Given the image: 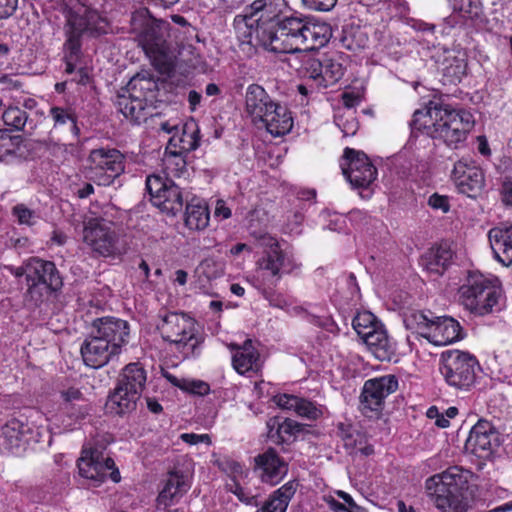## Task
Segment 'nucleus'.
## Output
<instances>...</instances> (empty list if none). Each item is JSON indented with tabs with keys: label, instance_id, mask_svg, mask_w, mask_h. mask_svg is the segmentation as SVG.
<instances>
[{
	"label": "nucleus",
	"instance_id": "a19ab883",
	"mask_svg": "<svg viewBox=\"0 0 512 512\" xmlns=\"http://www.w3.org/2000/svg\"><path fill=\"white\" fill-rule=\"evenodd\" d=\"M252 18H249L247 14L244 16H236L234 19V25L237 30L238 39L241 45H249L251 47H261L257 45L255 39V29L252 28Z\"/></svg>",
	"mask_w": 512,
	"mask_h": 512
},
{
	"label": "nucleus",
	"instance_id": "f704fd0d",
	"mask_svg": "<svg viewBox=\"0 0 512 512\" xmlns=\"http://www.w3.org/2000/svg\"><path fill=\"white\" fill-rule=\"evenodd\" d=\"M340 437L343 441V446L350 455H363L370 456L374 453L373 446L368 443L367 437L362 432L348 428L342 429Z\"/></svg>",
	"mask_w": 512,
	"mask_h": 512
},
{
	"label": "nucleus",
	"instance_id": "1a4fd4ad",
	"mask_svg": "<svg viewBox=\"0 0 512 512\" xmlns=\"http://www.w3.org/2000/svg\"><path fill=\"white\" fill-rule=\"evenodd\" d=\"M461 303L466 309L477 315L492 312L500 296L497 288L482 274H469L460 289Z\"/></svg>",
	"mask_w": 512,
	"mask_h": 512
},
{
	"label": "nucleus",
	"instance_id": "c85d7f7f",
	"mask_svg": "<svg viewBox=\"0 0 512 512\" xmlns=\"http://www.w3.org/2000/svg\"><path fill=\"white\" fill-rule=\"evenodd\" d=\"M371 353L380 361H391L396 354V345L380 326L363 339Z\"/></svg>",
	"mask_w": 512,
	"mask_h": 512
},
{
	"label": "nucleus",
	"instance_id": "e433bc0d",
	"mask_svg": "<svg viewBox=\"0 0 512 512\" xmlns=\"http://www.w3.org/2000/svg\"><path fill=\"white\" fill-rule=\"evenodd\" d=\"M209 210L200 202L188 203L185 213V224L192 230H203L209 224Z\"/></svg>",
	"mask_w": 512,
	"mask_h": 512
},
{
	"label": "nucleus",
	"instance_id": "9d476101",
	"mask_svg": "<svg viewBox=\"0 0 512 512\" xmlns=\"http://www.w3.org/2000/svg\"><path fill=\"white\" fill-rule=\"evenodd\" d=\"M477 359L468 352L449 350L442 353L440 371L445 381L458 390H469L475 383Z\"/></svg>",
	"mask_w": 512,
	"mask_h": 512
},
{
	"label": "nucleus",
	"instance_id": "72a5a7b5",
	"mask_svg": "<svg viewBox=\"0 0 512 512\" xmlns=\"http://www.w3.org/2000/svg\"><path fill=\"white\" fill-rule=\"evenodd\" d=\"M295 481H289L275 490L264 505L256 512H285L296 492Z\"/></svg>",
	"mask_w": 512,
	"mask_h": 512
},
{
	"label": "nucleus",
	"instance_id": "9b49d317",
	"mask_svg": "<svg viewBox=\"0 0 512 512\" xmlns=\"http://www.w3.org/2000/svg\"><path fill=\"white\" fill-rule=\"evenodd\" d=\"M398 389V380L394 375H385L365 381L359 396V409L368 418H378L385 398Z\"/></svg>",
	"mask_w": 512,
	"mask_h": 512
},
{
	"label": "nucleus",
	"instance_id": "39448f33",
	"mask_svg": "<svg viewBox=\"0 0 512 512\" xmlns=\"http://www.w3.org/2000/svg\"><path fill=\"white\" fill-rule=\"evenodd\" d=\"M406 329L436 346H444L464 337L460 323L449 316H434L431 311H411L403 318Z\"/></svg>",
	"mask_w": 512,
	"mask_h": 512
},
{
	"label": "nucleus",
	"instance_id": "e2e57ef3",
	"mask_svg": "<svg viewBox=\"0 0 512 512\" xmlns=\"http://www.w3.org/2000/svg\"><path fill=\"white\" fill-rule=\"evenodd\" d=\"M18 0H0V19L9 18L17 9Z\"/></svg>",
	"mask_w": 512,
	"mask_h": 512
},
{
	"label": "nucleus",
	"instance_id": "a878e982",
	"mask_svg": "<svg viewBox=\"0 0 512 512\" xmlns=\"http://www.w3.org/2000/svg\"><path fill=\"white\" fill-rule=\"evenodd\" d=\"M268 438L277 444L290 443L304 430V425L290 418L279 416L267 420Z\"/></svg>",
	"mask_w": 512,
	"mask_h": 512
},
{
	"label": "nucleus",
	"instance_id": "b1692460",
	"mask_svg": "<svg viewBox=\"0 0 512 512\" xmlns=\"http://www.w3.org/2000/svg\"><path fill=\"white\" fill-rule=\"evenodd\" d=\"M488 238L495 259L506 267L512 266V226L502 224L494 227Z\"/></svg>",
	"mask_w": 512,
	"mask_h": 512
},
{
	"label": "nucleus",
	"instance_id": "a18cd8bd",
	"mask_svg": "<svg viewBox=\"0 0 512 512\" xmlns=\"http://www.w3.org/2000/svg\"><path fill=\"white\" fill-rule=\"evenodd\" d=\"M335 124L342 131L343 136H353L358 130V121L352 110L339 111L334 118Z\"/></svg>",
	"mask_w": 512,
	"mask_h": 512
},
{
	"label": "nucleus",
	"instance_id": "864d4df0",
	"mask_svg": "<svg viewBox=\"0 0 512 512\" xmlns=\"http://www.w3.org/2000/svg\"><path fill=\"white\" fill-rule=\"evenodd\" d=\"M295 412L297 415L310 420H316L322 414L320 408H318L313 402L304 398H299Z\"/></svg>",
	"mask_w": 512,
	"mask_h": 512
},
{
	"label": "nucleus",
	"instance_id": "09e8293b",
	"mask_svg": "<svg viewBox=\"0 0 512 512\" xmlns=\"http://www.w3.org/2000/svg\"><path fill=\"white\" fill-rule=\"evenodd\" d=\"M436 104L437 103L431 102L426 110H416L414 112L413 119L410 122L412 132L423 130L429 136L430 126H432V122H434L432 117H430V112L432 111V107Z\"/></svg>",
	"mask_w": 512,
	"mask_h": 512
},
{
	"label": "nucleus",
	"instance_id": "f03ea898",
	"mask_svg": "<svg viewBox=\"0 0 512 512\" xmlns=\"http://www.w3.org/2000/svg\"><path fill=\"white\" fill-rule=\"evenodd\" d=\"M65 72L71 74L75 70V61L81 55L82 36L97 38L111 31L109 21L98 11L85 7L80 3L65 2L63 7Z\"/></svg>",
	"mask_w": 512,
	"mask_h": 512
},
{
	"label": "nucleus",
	"instance_id": "5701e85b",
	"mask_svg": "<svg viewBox=\"0 0 512 512\" xmlns=\"http://www.w3.org/2000/svg\"><path fill=\"white\" fill-rule=\"evenodd\" d=\"M275 101L265 89L258 84H251L246 89L245 109L254 123L262 122Z\"/></svg>",
	"mask_w": 512,
	"mask_h": 512
},
{
	"label": "nucleus",
	"instance_id": "5fc2aeb1",
	"mask_svg": "<svg viewBox=\"0 0 512 512\" xmlns=\"http://www.w3.org/2000/svg\"><path fill=\"white\" fill-rule=\"evenodd\" d=\"M454 11L462 13L465 17L478 15L479 6L477 0H449Z\"/></svg>",
	"mask_w": 512,
	"mask_h": 512
},
{
	"label": "nucleus",
	"instance_id": "f257e3e1",
	"mask_svg": "<svg viewBox=\"0 0 512 512\" xmlns=\"http://www.w3.org/2000/svg\"><path fill=\"white\" fill-rule=\"evenodd\" d=\"M278 26L275 32L260 30L264 50L273 53L317 50L325 46L332 36L330 25L308 18L286 16Z\"/></svg>",
	"mask_w": 512,
	"mask_h": 512
},
{
	"label": "nucleus",
	"instance_id": "4d7b16f0",
	"mask_svg": "<svg viewBox=\"0 0 512 512\" xmlns=\"http://www.w3.org/2000/svg\"><path fill=\"white\" fill-rule=\"evenodd\" d=\"M13 215L17 217L20 224L32 226L35 224L34 212L23 204L16 205L13 208Z\"/></svg>",
	"mask_w": 512,
	"mask_h": 512
},
{
	"label": "nucleus",
	"instance_id": "0e129e2a",
	"mask_svg": "<svg viewBox=\"0 0 512 512\" xmlns=\"http://www.w3.org/2000/svg\"><path fill=\"white\" fill-rule=\"evenodd\" d=\"M180 438L188 444L194 445L200 442L210 443V437L207 434H194V433H183Z\"/></svg>",
	"mask_w": 512,
	"mask_h": 512
},
{
	"label": "nucleus",
	"instance_id": "cd10ccee",
	"mask_svg": "<svg viewBox=\"0 0 512 512\" xmlns=\"http://www.w3.org/2000/svg\"><path fill=\"white\" fill-rule=\"evenodd\" d=\"M31 431L27 423L19 419H11L2 427V445L11 453L25 449L27 434Z\"/></svg>",
	"mask_w": 512,
	"mask_h": 512
},
{
	"label": "nucleus",
	"instance_id": "412c9836",
	"mask_svg": "<svg viewBox=\"0 0 512 512\" xmlns=\"http://www.w3.org/2000/svg\"><path fill=\"white\" fill-rule=\"evenodd\" d=\"M254 462L261 480L271 485L278 484L288 472V463L273 448H268L257 455Z\"/></svg>",
	"mask_w": 512,
	"mask_h": 512
},
{
	"label": "nucleus",
	"instance_id": "69168bd1",
	"mask_svg": "<svg viewBox=\"0 0 512 512\" xmlns=\"http://www.w3.org/2000/svg\"><path fill=\"white\" fill-rule=\"evenodd\" d=\"M214 213L215 216L221 217L222 219H228L231 217V210L226 206L224 200H217Z\"/></svg>",
	"mask_w": 512,
	"mask_h": 512
},
{
	"label": "nucleus",
	"instance_id": "3c124183",
	"mask_svg": "<svg viewBox=\"0 0 512 512\" xmlns=\"http://www.w3.org/2000/svg\"><path fill=\"white\" fill-rule=\"evenodd\" d=\"M50 115L55 126L64 125L69 122L71 124V132L75 136L79 135L80 130L76 124V118L72 113L61 107H52L50 109Z\"/></svg>",
	"mask_w": 512,
	"mask_h": 512
},
{
	"label": "nucleus",
	"instance_id": "dca6fc26",
	"mask_svg": "<svg viewBox=\"0 0 512 512\" xmlns=\"http://www.w3.org/2000/svg\"><path fill=\"white\" fill-rule=\"evenodd\" d=\"M286 4L284 0H255L247 8L246 14L257 23L255 28V39L257 45H261L264 49V43L260 39V30H272L275 32L278 29V24H281L284 17H281L283 9Z\"/></svg>",
	"mask_w": 512,
	"mask_h": 512
},
{
	"label": "nucleus",
	"instance_id": "a211bd4d",
	"mask_svg": "<svg viewBox=\"0 0 512 512\" xmlns=\"http://www.w3.org/2000/svg\"><path fill=\"white\" fill-rule=\"evenodd\" d=\"M256 265L259 277L264 283L271 286H275L280 281L283 273H290L296 268L293 258L284 250H263Z\"/></svg>",
	"mask_w": 512,
	"mask_h": 512
},
{
	"label": "nucleus",
	"instance_id": "c03bdc74",
	"mask_svg": "<svg viewBox=\"0 0 512 512\" xmlns=\"http://www.w3.org/2000/svg\"><path fill=\"white\" fill-rule=\"evenodd\" d=\"M247 479H239L238 481L226 483V489L233 493L239 501L246 505L258 506V494L253 493L250 488L247 487Z\"/></svg>",
	"mask_w": 512,
	"mask_h": 512
},
{
	"label": "nucleus",
	"instance_id": "7ed1b4c3",
	"mask_svg": "<svg viewBox=\"0 0 512 512\" xmlns=\"http://www.w3.org/2000/svg\"><path fill=\"white\" fill-rule=\"evenodd\" d=\"M129 325L127 321L103 317L93 321L91 334L81 345V355L85 365L97 369L106 365L128 343Z\"/></svg>",
	"mask_w": 512,
	"mask_h": 512
},
{
	"label": "nucleus",
	"instance_id": "58836bf2",
	"mask_svg": "<svg viewBox=\"0 0 512 512\" xmlns=\"http://www.w3.org/2000/svg\"><path fill=\"white\" fill-rule=\"evenodd\" d=\"M345 68L342 63L333 58L323 59L321 78H318V87L327 88L337 83L344 75Z\"/></svg>",
	"mask_w": 512,
	"mask_h": 512
},
{
	"label": "nucleus",
	"instance_id": "052dcab7",
	"mask_svg": "<svg viewBox=\"0 0 512 512\" xmlns=\"http://www.w3.org/2000/svg\"><path fill=\"white\" fill-rule=\"evenodd\" d=\"M300 397L288 394H282L274 397L275 403L282 409L294 410Z\"/></svg>",
	"mask_w": 512,
	"mask_h": 512
},
{
	"label": "nucleus",
	"instance_id": "aec40b11",
	"mask_svg": "<svg viewBox=\"0 0 512 512\" xmlns=\"http://www.w3.org/2000/svg\"><path fill=\"white\" fill-rule=\"evenodd\" d=\"M113 466V459L104 457L98 449H83L78 460L79 474L92 481L94 486H98L105 481Z\"/></svg>",
	"mask_w": 512,
	"mask_h": 512
},
{
	"label": "nucleus",
	"instance_id": "ea45409f",
	"mask_svg": "<svg viewBox=\"0 0 512 512\" xmlns=\"http://www.w3.org/2000/svg\"><path fill=\"white\" fill-rule=\"evenodd\" d=\"M157 88V83L152 74L147 71L137 73L127 84V92L139 95L145 100L147 92H153Z\"/></svg>",
	"mask_w": 512,
	"mask_h": 512
},
{
	"label": "nucleus",
	"instance_id": "c9c22d12",
	"mask_svg": "<svg viewBox=\"0 0 512 512\" xmlns=\"http://www.w3.org/2000/svg\"><path fill=\"white\" fill-rule=\"evenodd\" d=\"M117 107L125 118L134 122H139L144 118L145 101L139 95L121 94L117 99Z\"/></svg>",
	"mask_w": 512,
	"mask_h": 512
},
{
	"label": "nucleus",
	"instance_id": "4be33fe9",
	"mask_svg": "<svg viewBox=\"0 0 512 512\" xmlns=\"http://www.w3.org/2000/svg\"><path fill=\"white\" fill-rule=\"evenodd\" d=\"M191 487L190 477L182 471H171L157 497L159 506L165 508L177 503Z\"/></svg>",
	"mask_w": 512,
	"mask_h": 512
},
{
	"label": "nucleus",
	"instance_id": "423d86ee",
	"mask_svg": "<svg viewBox=\"0 0 512 512\" xmlns=\"http://www.w3.org/2000/svg\"><path fill=\"white\" fill-rule=\"evenodd\" d=\"M430 113L434 122L430 126L429 136L442 141L448 147L460 148L473 126L471 115L442 103L432 107Z\"/></svg>",
	"mask_w": 512,
	"mask_h": 512
},
{
	"label": "nucleus",
	"instance_id": "774afa93",
	"mask_svg": "<svg viewBox=\"0 0 512 512\" xmlns=\"http://www.w3.org/2000/svg\"><path fill=\"white\" fill-rule=\"evenodd\" d=\"M329 508L334 512H356L349 509L345 504L339 502L334 498H330L327 500Z\"/></svg>",
	"mask_w": 512,
	"mask_h": 512
},
{
	"label": "nucleus",
	"instance_id": "4c0bfd02",
	"mask_svg": "<svg viewBox=\"0 0 512 512\" xmlns=\"http://www.w3.org/2000/svg\"><path fill=\"white\" fill-rule=\"evenodd\" d=\"M26 284L27 291L24 296V301L30 308L39 307L52 294V292L61 288L36 283L34 281L27 282Z\"/></svg>",
	"mask_w": 512,
	"mask_h": 512
},
{
	"label": "nucleus",
	"instance_id": "37998d69",
	"mask_svg": "<svg viewBox=\"0 0 512 512\" xmlns=\"http://www.w3.org/2000/svg\"><path fill=\"white\" fill-rule=\"evenodd\" d=\"M352 326L361 339H363L382 325L377 321L374 314L369 311H363L357 313L353 318Z\"/></svg>",
	"mask_w": 512,
	"mask_h": 512
},
{
	"label": "nucleus",
	"instance_id": "79ce46f5",
	"mask_svg": "<svg viewBox=\"0 0 512 512\" xmlns=\"http://www.w3.org/2000/svg\"><path fill=\"white\" fill-rule=\"evenodd\" d=\"M61 408L76 418L83 415L78 403L83 400V394L78 388L70 387L60 392Z\"/></svg>",
	"mask_w": 512,
	"mask_h": 512
},
{
	"label": "nucleus",
	"instance_id": "2eb2a0df",
	"mask_svg": "<svg viewBox=\"0 0 512 512\" xmlns=\"http://www.w3.org/2000/svg\"><path fill=\"white\" fill-rule=\"evenodd\" d=\"M159 318L157 330L165 341L175 344L178 349L181 346L186 347L195 339L194 320L186 314L167 312L159 315Z\"/></svg>",
	"mask_w": 512,
	"mask_h": 512
},
{
	"label": "nucleus",
	"instance_id": "f3484780",
	"mask_svg": "<svg viewBox=\"0 0 512 512\" xmlns=\"http://www.w3.org/2000/svg\"><path fill=\"white\" fill-rule=\"evenodd\" d=\"M346 163H342L343 174L355 188H367L374 182L377 169L363 152L346 148L344 151Z\"/></svg>",
	"mask_w": 512,
	"mask_h": 512
},
{
	"label": "nucleus",
	"instance_id": "603ef678",
	"mask_svg": "<svg viewBox=\"0 0 512 512\" xmlns=\"http://www.w3.org/2000/svg\"><path fill=\"white\" fill-rule=\"evenodd\" d=\"M219 467L229 475L230 482L248 478L249 472L244 470L243 466L235 460L224 459L219 463Z\"/></svg>",
	"mask_w": 512,
	"mask_h": 512
},
{
	"label": "nucleus",
	"instance_id": "4468645a",
	"mask_svg": "<svg viewBox=\"0 0 512 512\" xmlns=\"http://www.w3.org/2000/svg\"><path fill=\"white\" fill-rule=\"evenodd\" d=\"M146 189L152 204L167 215H176L183 208V196L179 186L159 175H150L146 179Z\"/></svg>",
	"mask_w": 512,
	"mask_h": 512
},
{
	"label": "nucleus",
	"instance_id": "6e6552de",
	"mask_svg": "<svg viewBox=\"0 0 512 512\" xmlns=\"http://www.w3.org/2000/svg\"><path fill=\"white\" fill-rule=\"evenodd\" d=\"M139 16H143L141 29L137 34L139 46L155 66L163 70L169 69L170 24L167 21L148 16V11L145 12V15Z\"/></svg>",
	"mask_w": 512,
	"mask_h": 512
},
{
	"label": "nucleus",
	"instance_id": "bf43d9fd",
	"mask_svg": "<svg viewBox=\"0 0 512 512\" xmlns=\"http://www.w3.org/2000/svg\"><path fill=\"white\" fill-rule=\"evenodd\" d=\"M428 205L443 213H447L450 209L449 199L447 196L439 195L438 193L432 194L428 199Z\"/></svg>",
	"mask_w": 512,
	"mask_h": 512
},
{
	"label": "nucleus",
	"instance_id": "680f3d73",
	"mask_svg": "<svg viewBox=\"0 0 512 512\" xmlns=\"http://www.w3.org/2000/svg\"><path fill=\"white\" fill-rule=\"evenodd\" d=\"M258 241L259 245L263 247L264 250L282 251L278 240L271 235L262 234L258 237Z\"/></svg>",
	"mask_w": 512,
	"mask_h": 512
},
{
	"label": "nucleus",
	"instance_id": "2f4dec72",
	"mask_svg": "<svg viewBox=\"0 0 512 512\" xmlns=\"http://www.w3.org/2000/svg\"><path fill=\"white\" fill-rule=\"evenodd\" d=\"M452 251L447 245L429 249L421 258L422 267L429 273L442 275L452 260Z\"/></svg>",
	"mask_w": 512,
	"mask_h": 512
},
{
	"label": "nucleus",
	"instance_id": "8fccbe9b",
	"mask_svg": "<svg viewBox=\"0 0 512 512\" xmlns=\"http://www.w3.org/2000/svg\"><path fill=\"white\" fill-rule=\"evenodd\" d=\"M27 118V113L18 107H9L4 111L2 115V119L5 125L10 126L14 130L18 131L24 128Z\"/></svg>",
	"mask_w": 512,
	"mask_h": 512
},
{
	"label": "nucleus",
	"instance_id": "393cba45",
	"mask_svg": "<svg viewBox=\"0 0 512 512\" xmlns=\"http://www.w3.org/2000/svg\"><path fill=\"white\" fill-rule=\"evenodd\" d=\"M62 287L63 282L56 265L52 261L43 260L38 257L28 259V282Z\"/></svg>",
	"mask_w": 512,
	"mask_h": 512
},
{
	"label": "nucleus",
	"instance_id": "49530a36",
	"mask_svg": "<svg viewBox=\"0 0 512 512\" xmlns=\"http://www.w3.org/2000/svg\"><path fill=\"white\" fill-rule=\"evenodd\" d=\"M323 70V60L317 59L311 55H305L302 59L301 73L304 77L311 79L318 87V78H321Z\"/></svg>",
	"mask_w": 512,
	"mask_h": 512
},
{
	"label": "nucleus",
	"instance_id": "473e14b6",
	"mask_svg": "<svg viewBox=\"0 0 512 512\" xmlns=\"http://www.w3.org/2000/svg\"><path fill=\"white\" fill-rule=\"evenodd\" d=\"M234 369L239 374H245L249 371H256L259 368V353L252 345L250 339L246 340L241 347L237 349L232 358Z\"/></svg>",
	"mask_w": 512,
	"mask_h": 512
},
{
	"label": "nucleus",
	"instance_id": "0eeeda50",
	"mask_svg": "<svg viewBox=\"0 0 512 512\" xmlns=\"http://www.w3.org/2000/svg\"><path fill=\"white\" fill-rule=\"evenodd\" d=\"M147 372L139 362L127 364L120 372L117 384L109 395L107 408L118 415L130 413L136 409L137 400L145 387Z\"/></svg>",
	"mask_w": 512,
	"mask_h": 512
},
{
	"label": "nucleus",
	"instance_id": "6ab92c4d",
	"mask_svg": "<svg viewBox=\"0 0 512 512\" xmlns=\"http://www.w3.org/2000/svg\"><path fill=\"white\" fill-rule=\"evenodd\" d=\"M452 179L460 193L472 198L477 197L485 185L483 171L467 159L455 163Z\"/></svg>",
	"mask_w": 512,
	"mask_h": 512
},
{
	"label": "nucleus",
	"instance_id": "f8f14e48",
	"mask_svg": "<svg viewBox=\"0 0 512 512\" xmlns=\"http://www.w3.org/2000/svg\"><path fill=\"white\" fill-rule=\"evenodd\" d=\"M83 242L95 253L108 257L119 252V236L106 219L95 217L84 221Z\"/></svg>",
	"mask_w": 512,
	"mask_h": 512
},
{
	"label": "nucleus",
	"instance_id": "13d9d810",
	"mask_svg": "<svg viewBox=\"0 0 512 512\" xmlns=\"http://www.w3.org/2000/svg\"><path fill=\"white\" fill-rule=\"evenodd\" d=\"M305 7L314 11H330L337 3V0H302Z\"/></svg>",
	"mask_w": 512,
	"mask_h": 512
},
{
	"label": "nucleus",
	"instance_id": "338daca9",
	"mask_svg": "<svg viewBox=\"0 0 512 512\" xmlns=\"http://www.w3.org/2000/svg\"><path fill=\"white\" fill-rule=\"evenodd\" d=\"M503 202L507 205H512V181L506 180L502 185Z\"/></svg>",
	"mask_w": 512,
	"mask_h": 512
},
{
	"label": "nucleus",
	"instance_id": "20e7f679",
	"mask_svg": "<svg viewBox=\"0 0 512 512\" xmlns=\"http://www.w3.org/2000/svg\"><path fill=\"white\" fill-rule=\"evenodd\" d=\"M469 471L458 466L428 478L427 494L435 507L442 512H467L470 508L465 496L468 489Z\"/></svg>",
	"mask_w": 512,
	"mask_h": 512
},
{
	"label": "nucleus",
	"instance_id": "6e6d98bb",
	"mask_svg": "<svg viewBox=\"0 0 512 512\" xmlns=\"http://www.w3.org/2000/svg\"><path fill=\"white\" fill-rule=\"evenodd\" d=\"M183 391L189 392L195 395H207L210 391V386L208 383L201 380H192L186 379L185 382L182 383Z\"/></svg>",
	"mask_w": 512,
	"mask_h": 512
},
{
	"label": "nucleus",
	"instance_id": "de8ad7c7",
	"mask_svg": "<svg viewBox=\"0 0 512 512\" xmlns=\"http://www.w3.org/2000/svg\"><path fill=\"white\" fill-rule=\"evenodd\" d=\"M436 104L437 103L431 102L426 110H416L414 112L413 119L410 122L412 132L423 130L429 136L430 126H432V122H434L432 117H430V112L432 111V107Z\"/></svg>",
	"mask_w": 512,
	"mask_h": 512
},
{
	"label": "nucleus",
	"instance_id": "7c9ffc66",
	"mask_svg": "<svg viewBox=\"0 0 512 512\" xmlns=\"http://www.w3.org/2000/svg\"><path fill=\"white\" fill-rule=\"evenodd\" d=\"M496 439V433L490 422L479 420L470 430L466 440V447L477 453L491 450L492 440Z\"/></svg>",
	"mask_w": 512,
	"mask_h": 512
},
{
	"label": "nucleus",
	"instance_id": "ddd939ff",
	"mask_svg": "<svg viewBox=\"0 0 512 512\" xmlns=\"http://www.w3.org/2000/svg\"><path fill=\"white\" fill-rule=\"evenodd\" d=\"M91 178L98 184L108 186L125 169L124 155L117 149H93L88 156Z\"/></svg>",
	"mask_w": 512,
	"mask_h": 512
},
{
	"label": "nucleus",
	"instance_id": "c756f323",
	"mask_svg": "<svg viewBox=\"0 0 512 512\" xmlns=\"http://www.w3.org/2000/svg\"><path fill=\"white\" fill-rule=\"evenodd\" d=\"M200 142L199 129L194 123L185 124L181 134H173L168 141V147L178 148L174 154L179 153V170L180 173L185 168V161L181 157L182 154L191 152L198 148Z\"/></svg>",
	"mask_w": 512,
	"mask_h": 512
},
{
	"label": "nucleus",
	"instance_id": "bb28decb",
	"mask_svg": "<svg viewBox=\"0 0 512 512\" xmlns=\"http://www.w3.org/2000/svg\"><path fill=\"white\" fill-rule=\"evenodd\" d=\"M261 123L271 135L278 137L290 132L293 118L287 106L275 101Z\"/></svg>",
	"mask_w": 512,
	"mask_h": 512
}]
</instances>
